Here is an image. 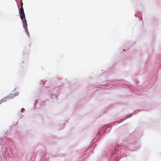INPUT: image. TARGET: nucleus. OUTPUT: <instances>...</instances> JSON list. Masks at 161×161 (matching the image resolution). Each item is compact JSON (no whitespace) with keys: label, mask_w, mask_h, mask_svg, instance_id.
<instances>
[{"label":"nucleus","mask_w":161,"mask_h":161,"mask_svg":"<svg viewBox=\"0 0 161 161\" xmlns=\"http://www.w3.org/2000/svg\"><path fill=\"white\" fill-rule=\"evenodd\" d=\"M19 13L20 14V17L21 19L23 20L25 18V15L24 13L23 7H21L19 10Z\"/></svg>","instance_id":"obj_1"},{"label":"nucleus","mask_w":161,"mask_h":161,"mask_svg":"<svg viewBox=\"0 0 161 161\" xmlns=\"http://www.w3.org/2000/svg\"><path fill=\"white\" fill-rule=\"evenodd\" d=\"M23 27L24 28H25V27L26 28H27V23H26V21L25 19V21H23Z\"/></svg>","instance_id":"obj_2"},{"label":"nucleus","mask_w":161,"mask_h":161,"mask_svg":"<svg viewBox=\"0 0 161 161\" xmlns=\"http://www.w3.org/2000/svg\"><path fill=\"white\" fill-rule=\"evenodd\" d=\"M24 109H24V108H22L21 109V112H23V111L24 110Z\"/></svg>","instance_id":"obj_3"},{"label":"nucleus","mask_w":161,"mask_h":161,"mask_svg":"<svg viewBox=\"0 0 161 161\" xmlns=\"http://www.w3.org/2000/svg\"><path fill=\"white\" fill-rule=\"evenodd\" d=\"M23 3L22 2H21V7H23Z\"/></svg>","instance_id":"obj_4"}]
</instances>
